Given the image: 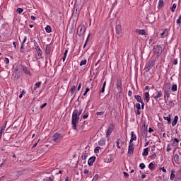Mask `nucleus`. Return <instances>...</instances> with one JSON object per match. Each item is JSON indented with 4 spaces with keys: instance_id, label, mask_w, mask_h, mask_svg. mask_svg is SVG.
Wrapping results in <instances>:
<instances>
[{
    "instance_id": "55",
    "label": "nucleus",
    "mask_w": 181,
    "mask_h": 181,
    "mask_svg": "<svg viewBox=\"0 0 181 181\" xmlns=\"http://www.w3.org/2000/svg\"><path fill=\"white\" fill-rule=\"evenodd\" d=\"M175 142L176 144H179V139H178L177 138H174V139H173V144H175Z\"/></svg>"
},
{
    "instance_id": "28",
    "label": "nucleus",
    "mask_w": 181,
    "mask_h": 181,
    "mask_svg": "<svg viewBox=\"0 0 181 181\" xmlns=\"http://www.w3.org/2000/svg\"><path fill=\"white\" fill-rule=\"evenodd\" d=\"M87 156H88L87 154V151L83 152L81 156L82 160H86V159H87Z\"/></svg>"
},
{
    "instance_id": "20",
    "label": "nucleus",
    "mask_w": 181,
    "mask_h": 181,
    "mask_svg": "<svg viewBox=\"0 0 181 181\" xmlns=\"http://www.w3.org/2000/svg\"><path fill=\"white\" fill-rule=\"evenodd\" d=\"M136 33H137L138 35H146V31H145V30L137 29L136 30Z\"/></svg>"
},
{
    "instance_id": "36",
    "label": "nucleus",
    "mask_w": 181,
    "mask_h": 181,
    "mask_svg": "<svg viewBox=\"0 0 181 181\" xmlns=\"http://www.w3.org/2000/svg\"><path fill=\"white\" fill-rule=\"evenodd\" d=\"M177 6V4H173V6L170 8L171 12H175V11L176 10Z\"/></svg>"
},
{
    "instance_id": "11",
    "label": "nucleus",
    "mask_w": 181,
    "mask_h": 181,
    "mask_svg": "<svg viewBox=\"0 0 181 181\" xmlns=\"http://www.w3.org/2000/svg\"><path fill=\"white\" fill-rule=\"evenodd\" d=\"M96 157L95 156H92L90 157L88 160V165L89 166H93L94 165V162H95Z\"/></svg>"
},
{
    "instance_id": "33",
    "label": "nucleus",
    "mask_w": 181,
    "mask_h": 181,
    "mask_svg": "<svg viewBox=\"0 0 181 181\" xmlns=\"http://www.w3.org/2000/svg\"><path fill=\"white\" fill-rule=\"evenodd\" d=\"M145 100L146 103H149V92L145 93Z\"/></svg>"
},
{
    "instance_id": "29",
    "label": "nucleus",
    "mask_w": 181,
    "mask_h": 181,
    "mask_svg": "<svg viewBox=\"0 0 181 181\" xmlns=\"http://www.w3.org/2000/svg\"><path fill=\"white\" fill-rule=\"evenodd\" d=\"M176 171H175V170H171V174H170V180H175V173Z\"/></svg>"
},
{
    "instance_id": "40",
    "label": "nucleus",
    "mask_w": 181,
    "mask_h": 181,
    "mask_svg": "<svg viewBox=\"0 0 181 181\" xmlns=\"http://www.w3.org/2000/svg\"><path fill=\"white\" fill-rule=\"evenodd\" d=\"M119 141H120V139H117L116 141V145H117V148H118V149H121V146H119Z\"/></svg>"
},
{
    "instance_id": "47",
    "label": "nucleus",
    "mask_w": 181,
    "mask_h": 181,
    "mask_svg": "<svg viewBox=\"0 0 181 181\" xmlns=\"http://www.w3.org/2000/svg\"><path fill=\"white\" fill-rule=\"evenodd\" d=\"M176 22H177V25H180V23H181V15L179 16V18H178V19L177 20Z\"/></svg>"
},
{
    "instance_id": "48",
    "label": "nucleus",
    "mask_w": 181,
    "mask_h": 181,
    "mask_svg": "<svg viewBox=\"0 0 181 181\" xmlns=\"http://www.w3.org/2000/svg\"><path fill=\"white\" fill-rule=\"evenodd\" d=\"M17 12H18V13H22V12H23V8H17Z\"/></svg>"
},
{
    "instance_id": "64",
    "label": "nucleus",
    "mask_w": 181,
    "mask_h": 181,
    "mask_svg": "<svg viewBox=\"0 0 181 181\" xmlns=\"http://www.w3.org/2000/svg\"><path fill=\"white\" fill-rule=\"evenodd\" d=\"M173 64L176 66L177 64V59H174Z\"/></svg>"
},
{
    "instance_id": "57",
    "label": "nucleus",
    "mask_w": 181,
    "mask_h": 181,
    "mask_svg": "<svg viewBox=\"0 0 181 181\" xmlns=\"http://www.w3.org/2000/svg\"><path fill=\"white\" fill-rule=\"evenodd\" d=\"M96 115H104V112H98L97 113H96Z\"/></svg>"
},
{
    "instance_id": "38",
    "label": "nucleus",
    "mask_w": 181,
    "mask_h": 181,
    "mask_svg": "<svg viewBox=\"0 0 181 181\" xmlns=\"http://www.w3.org/2000/svg\"><path fill=\"white\" fill-rule=\"evenodd\" d=\"M106 84H107V81H105L103 83V86L102 89L100 90V93H104L105 91V86H106Z\"/></svg>"
},
{
    "instance_id": "53",
    "label": "nucleus",
    "mask_w": 181,
    "mask_h": 181,
    "mask_svg": "<svg viewBox=\"0 0 181 181\" xmlns=\"http://www.w3.org/2000/svg\"><path fill=\"white\" fill-rule=\"evenodd\" d=\"M4 63H5V64H9V59L5 58Z\"/></svg>"
},
{
    "instance_id": "12",
    "label": "nucleus",
    "mask_w": 181,
    "mask_h": 181,
    "mask_svg": "<svg viewBox=\"0 0 181 181\" xmlns=\"http://www.w3.org/2000/svg\"><path fill=\"white\" fill-rule=\"evenodd\" d=\"M83 112V109H75L72 113V115H76V117H80V115H81V113Z\"/></svg>"
},
{
    "instance_id": "22",
    "label": "nucleus",
    "mask_w": 181,
    "mask_h": 181,
    "mask_svg": "<svg viewBox=\"0 0 181 181\" xmlns=\"http://www.w3.org/2000/svg\"><path fill=\"white\" fill-rule=\"evenodd\" d=\"M170 117V115H169L168 117H164V119H165V121H168L167 124L168 125H170L171 124L172 119Z\"/></svg>"
},
{
    "instance_id": "32",
    "label": "nucleus",
    "mask_w": 181,
    "mask_h": 181,
    "mask_svg": "<svg viewBox=\"0 0 181 181\" xmlns=\"http://www.w3.org/2000/svg\"><path fill=\"white\" fill-rule=\"evenodd\" d=\"M45 30L47 33H50V32H52V27L50 25H47L45 27Z\"/></svg>"
},
{
    "instance_id": "19",
    "label": "nucleus",
    "mask_w": 181,
    "mask_h": 181,
    "mask_svg": "<svg viewBox=\"0 0 181 181\" xmlns=\"http://www.w3.org/2000/svg\"><path fill=\"white\" fill-rule=\"evenodd\" d=\"M51 50H52V48L50 47V45H47L45 47L46 54H50Z\"/></svg>"
},
{
    "instance_id": "21",
    "label": "nucleus",
    "mask_w": 181,
    "mask_h": 181,
    "mask_svg": "<svg viewBox=\"0 0 181 181\" xmlns=\"http://www.w3.org/2000/svg\"><path fill=\"white\" fill-rule=\"evenodd\" d=\"M178 119H179V117L177 115L175 116L174 119L172 122L173 127L176 126V124H177Z\"/></svg>"
},
{
    "instance_id": "58",
    "label": "nucleus",
    "mask_w": 181,
    "mask_h": 181,
    "mask_svg": "<svg viewBox=\"0 0 181 181\" xmlns=\"http://www.w3.org/2000/svg\"><path fill=\"white\" fill-rule=\"evenodd\" d=\"M167 152H170V151H172V148H170V146L168 145L167 146V149H166Z\"/></svg>"
},
{
    "instance_id": "5",
    "label": "nucleus",
    "mask_w": 181,
    "mask_h": 181,
    "mask_svg": "<svg viewBox=\"0 0 181 181\" xmlns=\"http://www.w3.org/2000/svg\"><path fill=\"white\" fill-rule=\"evenodd\" d=\"M153 52H154L155 54H156V56L158 57H159V56H160V54H162V53H163L162 47L158 45L154 46Z\"/></svg>"
},
{
    "instance_id": "54",
    "label": "nucleus",
    "mask_w": 181,
    "mask_h": 181,
    "mask_svg": "<svg viewBox=\"0 0 181 181\" xmlns=\"http://www.w3.org/2000/svg\"><path fill=\"white\" fill-rule=\"evenodd\" d=\"M47 105V103H43L42 105H40V110H42V108H45Z\"/></svg>"
},
{
    "instance_id": "46",
    "label": "nucleus",
    "mask_w": 181,
    "mask_h": 181,
    "mask_svg": "<svg viewBox=\"0 0 181 181\" xmlns=\"http://www.w3.org/2000/svg\"><path fill=\"white\" fill-rule=\"evenodd\" d=\"M83 119H87L88 118V112H86L84 115L82 116Z\"/></svg>"
},
{
    "instance_id": "49",
    "label": "nucleus",
    "mask_w": 181,
    "mask_h": 181,
    "mask_svg": "<svg viewBox=\"0 0 181 181\" xmlns=\"http://www.w3.org/2000/svg\"><path fill=\"white\" fill-rule=\"evenodd\" d=\"M151 159H155L156 158V153H153L151 156H150Z\"/></svg>"
},
{
    "instance_id": "9",
    "label": "nucleus",
    "mask_w": 181,
    "mask_h": 181,
    "mask_svg": "<svg viewBox=\"0 0 181 181\" xmlns=\"http://www.w3.org/2000/svg\"><path fill=\"white\" fill-rule=\"evenodd\" d=\"M134 144L129 143L128 147V155H133L134 154Z\"/></svg>"
},
{
    "instance_id": "3",
    "label": "nucleus",
    "mask_w": 181,
    "mask_h": 181,
    "mask_svg": "<svg viewBox=\"0 0 181 181\" xmlns=\"http://www.w3.org/2000/svg\"><path fill=\"white\" fill-rule=\"evenodd\" d=\"M117 89L118 90V93L117 95L119 97H121V93H122V81L121 79H117V83H116Z\"/></svg>"
},
{
    "instance_id": "15",
    "label": "nucleus",
    "mask_w": 181,
    "mask_h": 181,
    "mask_svg": "<svg viewBox=\"0 0 181 181\" xmlns=\"http://www.w3.org/2000/svg\"><path fill=\"white\" fill-rule=\"evenodd\" d=\"M164 97H166L167 98H170V89H165L164 90Z\"/></svg>"
},
{
    "instance_id": "27",
    "label": "nucleus",
    "mask_w": 181,
    "mask_h": 181,
    "mask_svg": "<svg viewBox=\"0 0 181 181\" xmlns=\"http://www.w3.org/2000/svg\"><path fill=\"white\" fill-rule=\"evenodd\" d=\"M148 168L150 169V170H151V172L153 170H155V164H153V163H150L148 165Z\"/></svg>"
},
{
    "instance_id": "35",
    "label": "nucleus",
    "mask_w": 181,
    "mask_h": 181,
    "mask_svg": "<svg viewBox=\"0 0 181 181\" xmlns=\"http://www.w3.org/2000/svg\"><path fill=\"white\" fill-rule=\"evenodd\" d=\"M174 161L175 162V163H179V155L175 154L174 156Z\"/></svg>"
},
{
    "instance_id": "25",
    "label": "nucleus",
    "mask_w": 181,
    "mask_h": 181,
    "mask_svg": "<svg viewBox=\"0 0 181 181\" xmlns=\"http://www.w3.org/2000/svg\"><path fill=\"white\" fill-rule=\"evenodd\" d=\"M40 86H42V82H37L36 83L35 85H34V88H33V90H36L37 88H40Z\"/></svg>"
},
{
    "instance_id": "63",
    "label": "nucleus",
    "mask_w": 181,
    "mask_h": 181,
    "mask_svg": "<svg viewBox=\"0 0 181 181\" xmlns=\"http://www.w3.org/2000/svg\"><path fill=\"white\" fill-rule=\"evenodd\" d=\"M136 114V115H141V110H137Z\"/></svg>"
},
{
    "instance_id": "26",
    "label": "nucleus",
    "mask_w": 181,
    "mask_h": 181,
    "mask_svg": "<svg viewBox=\"0 0 181 181\" xmlns=\"http://www.w3.org/2000/svg\"><path fill=\"white\" fill-rule=\"evenodd\" d=\"M134 98H136V101L138 102V103H142V98L141 97V95H135L134 96Z\"/></svg>"
},
{
    "instance_id": "31",
    "label": "nucleus",
    "mask_w": 181,
    "mask_h": 181,
    "mask_svg": "<svg viewBox=\"0 0 181 181\" xmlns=\"http://www.w3.org/2000/svg\"><path fill=\"white\" fill-rule=\"evenodd\" d=\"M98 145L100 146H104V145H105V140H104V139L100 140L98 141Z\"/></svg>"
},
{
    "instance_id": "50",
    "label": "nucleus",
    "mask_w": 181,
    "mask_h": 181,
    "mask_svg": "<svg viewBox=\"0 0 181 181\" xmlns=\"http://www.w3.org/2000/svg\"><path fill=\"white\" fill-rule=\"evenodd\" d=\"M123 174L124 175V177H127V179H128V177H129V174H128V173L123 172Z\"/></svg>"
},
{
    "instance_id": "34",
    "label": "nucleus",
    "mask_w": 181,
    "mask_h": 181,
    "mask_svg": "<svg viewBox=\"0 0 181 181\" xmlns=\"http://www.w3.org/2000/svg\"><path fill=\"white\" fill-rule=\"evenodd\" d=\"M25 172V170H20L17 171L16 176H22L23 175V173Z\"/></svg>"
},
{
    "instance_id": "52",
    "label": "nucleus",
    "mask_w": 181,
    "mask_h": 181,
    "mask_svg": "<svg viewBox=\"0 0 181 181\" xmlns=\"http://www.w3.org/2000/svg\"><path fill=\"white\" fill-rule=\"evenodd\" d=\"M136 108L137 110H141V104L136 103Z\"/></svg>"
},
{
    "instance_id": "59",
    "label": "nucleus",
    "mask_w": 181,
    "mask_h": 181,
    "mask_svg": "<svg viewBox=\"0 0 181 181\" xmlns=\"http://www.w3.org/2000/svg\"><path fill=\"white\" fill-rule=\"evenodd\" d=\"M24 46H25L24 44H21V53H23V51L22 50V49H25Z\"/></svg>"
},
{
    "instance_id": "56",
    "label": "nucleus",
    "mask_w": 181,
    "mask_h": 181,
    "mask_svg": "<svg viewBox=\"0 0 181 181\" xmlns=\"http://www.w3.org/2000/svg\"><path fill=\"white\" fill-rule=\"evenodd\" d=\"M140 103L141 104V110H144L145 107V103H144V100H142Z\"/></svg>"
},
{
    "instance_id": "42",
    "label": "nucleus",
    "mask_w": 181,
    "mask_h": 181,
    "mask_svg": "<svg viewBox=\"0 0 181 181\" xmlns=\"http://www.w3.org/2000/svg\"><path fill=\"white\" fill-rule=\"evenodd\" d=\"M37 56H42L43 54V52H42L41 49H38L37 51Z\"/></svg>"
},
{
    "instance_id": "60",
    "label": "nucleus",
    "mask_w": 181,
    "mask_h": 181,
    "mask_svg": "<svg viewBox=\"0 0 181 181\" xmlns=\"http://www.w3.org/2000/svg\"><path fill=\"white\" fill-rule=\"evenodd\" d=\"M160 170H162V172H163L164 173H166V170L165 169V167L163 168H160Z\"/></svg>"
},
{
    "instance_id": "39",
    "label": "nucleus",
    "mask_w": 181,
    "mask_h": 181,
    "mask_svg": "<svg viewBox=\"0 0 181 181\" xmlns=\"http://www.w3.org/2000/svg\"><path fill=\"white\" fill-rule=\"evenodd\" d=\"M25 94H26V91L25 90H23L21 92V94L19 95V98H22L23 97V95H25Z\"/></svg>"
},
{
    "instance_id": "17",
    "label": "nucleus",
    "mask_w": 181,
    "mask_h": 181,
    "mask_svg": "<svg viewBox=\"0 0 181 181\" xmlns=\"http://www.w3.org/2000/svg\"><path fill=\"white\" fill-rule=\"evenodd\" d=\"M134 141H136V135L135 134V133L134 132H131V139H130L129 144H132V142H134Z\"/></svg>"
},
{
    "instance_id": "41",
    "label": "nucleus",
    "mask_w": 181,
    "mask_h": 181,
    "mask_svg": "<svg viewBox=\"0 0 181 181\" xmlns=\"http://www.w3.org/2000/svg\"><path fill=\"white\" fill-rule=\"evenodd\" d=\"M100 149H101V147H100V146H96L95 148V150H94L95 153H99Z\"/></svg>"
},
{
    "instance_id": "2",
    "label": "nucleus",
    "mask_w": 181,
    "mask_h": 181,
    "mask_svg": "<svg viewBox=\"0 0 181 181\" xmlns=\"http://www.w3.org/2000/svg\"><path fill=\"white\" fill-rule=\"evenodd\" d=\"M155 62H156L155 59H151L148 61V62L146 64V65L145 66V71L146 73H148V71H149L151 70V69H152V67H153V66H155Z\"/></svg>"
},
{
    "instance_id": "44",
    "label": "nucleus",
    "mask_w": 181,
    "mask_h": 181,
    "mask_svg": "<svg viewBox=\"0 0 181 181\" xmlns=\"http://www.w3.org/2000/svg\"><path fill=\"white\" fill-rule=\"evenodd\" d=\"M142 129H144V131H148V126H146L145 123L142 124Z\"/></svg>"
},
{
    "instance_id": "4",
    "label": "nucleus",
    "mask_w": 181,
    "mask_h": 181,
    "mask_svg": "<svg viewBox=\"0 0 181 181\" xmlns=\"http://www.w3.org/2000/svg\"><path fill=\"white\" fill-rule=\"evenodd\" d=\"M63 136H64L63 134L57 132L53 135L52 141H54L56 143L60 142L62 139H63Z\"/></svg>"
},
{
    "instance_id": "61",
    "label": "nucleus",
    "mask_w": 181,
    "mask_h": 181,
    "mask_svg": "<svg viewBox=\"0 0 181 181\" xmlns=\"http://www.w3.org/2000/svg\"><path fill=\"white\" fill-rule=\"evenodd\" d=\"M98 179V174L95 175L93 180H97Z\"/></svg>"
},
{
    "instance_id": "6",
    "label": "nucleus",
    "mask_w": 181,
    "mask_h": 181,
    "mask_svg": "<svg viewBox=\"0 0 181 181\" xmlns=\"http://www.w3.org/2000/svg\"><path fill=\"white\" fill-rule=\"evenodd\" d=\"M84 33H86V27L83 25H79L77 30V35L81 37L84 35Z\"/></svg>"
},
{
    "instance_id": "24",
    "label": "nucleus",
    "mask_w": 181,
    "mask_h": 181,
    "mask_svg": "<svg viewBox=\"0 0 181 181\" xmlns=\"http://www.w3.org/2000/svg\"><path fill=\"white\" fill-rule=\"evenodd\" d=\"M148 148H146L144 149V152L142 153L143 156H148L149 155Z\"/></svg>"
},
{
    "instance_id": "16",
    "label": "nucleus",
    "mask_w": 181,
    "mask_h": 181,
    "mask_svg": "<svg viewBox=\"0 0 181 181\" xmlns=\"http://www.w3.org/2000/svg\"><path fill=\"white\" fill-rule=\"evenodd\" d=\"M122 33V28H121V25L118 24L116 25V33L117 35H121Z\"/></svg>"
},
{
    "instance_id": "43",
    "label": "nucleus",
    "mask_w": 181,
    "mask_h": 181,
    "mask_svg": "<svg viewBox=\"0 0 181 181\" xmlns=\"http://www.w3.org/2000/svg\"><path fill=\"white\" fill-rule=\"evenodd\" d=\"M86 64H87V60H86V59L82 60V61L81 62V63H80V66H84V65H86Z\"/></svg>"
},
{
    "instance_id": "37",
    "label": "nucleus",
    "mask_w": 181,
    "mask_h": 181,
    "mask_svg": "<svg viewBox=\"0 0 181 181\" xmlns=\"http://www.w3.org/2000/svg\"><path fill=\"white\" fill-rule=\"evenodd\" d=\"M171 90L174 92L177 91V85L176 84L173 85L171 87Z\"/></svg>"
},
{
    "instance_id": "7",
    "label": "nucleus",
    "mask_w": 181,
    "mask_h": 181,
    "mask_svg": "<svg viewBox=\"0 0 181 181\" xmlns=\"http://www.w3.org/2000/svg\"><path fill=\"white\" fill-rule=\"evenodd\" d=\"M112 131H114V124H110L107 132H106V136L108 138L112 134Z\"/></svg>"
},
{
    "instance_id": "45",
    "label": "nucleus",
    "mask_w": 181,
    "mask_h": 181,
    "mask_svg": "<svg viewBox=\"0 0 181 181\" xmlns=\"http://www.w3.org/2000/svg\"><path fill=\"white\" fill-rule=\"evenodd\" d=\"M139 168L141 169H145V168H146L145 163H140L139 164Z\"/></svg>"
},
{
    "instance_id": "51",
    "label": "nucleus",
    "mask_w": 181,
    "mask_h": 181,
    "mask_svg": "<svg viewBox=\"0 0 181 181\" xmlns=\"http://www.w3.org/2000/svg\"><path fill=\"white\" fill-rule=\"evenodd\" d=\"M44 181H53V180H52V177H47L45 179H44Z\"/></svg>"
},
{
    "instance_id": "13",
    "label": "nucleus",
    "mask_w": 181,
    "mask_h": 181,
    "mask_svg": "<svg viewBox=\"0 0 181 181\" xmlns=\"http://www.w3.org/2000/svg\"><path fill=\"white\" fill-rule=\"evenodd\" d=\"M6 124H8V122L6 121L4 122V124L1 127L0 129V139L2 138V134L5 132V128H6Z\"/></svg>"
},
{
    "instance_id": "14",
    "label": "nucleus",
    "mask_w": 181,
    "mask_h": 181,
    "mask_svg": "<svg viewBox=\"0 0 181 181\" xmlns=\"http://www.w3.org/2000/svg\"><path fill=\"white\" fill-rule=\"evenodd\" d=\"M23 67V71L25 73V74H27L28 76H32L30 74V70H29V68L26 67L25 66H22Z\"/></svg>"
},
{
    "instance_id": "23",
    "label": "nucleus",
    "mask_w": 181,
    "mask_h": 181,
    "mask_svg": "<svg viewBox=\"0 0 181 181\" xmlns=\"http://www.w3.org/2000/svg\"><path fill=\"white\" fill-rule=\"evenodd\" d=\"M165 3L163 2V0H159L158 4V8L160 9V8H163V5Z\"/></svg>"
},
{
    "instance_id": "8",
    "label": "nucleus",
    "mask_w": 181,
    "mask_h": 181,
    "mask_svg": "<svg viewBox=\"0 0 181 181\" xmlns=\"http://www.w3.org/2000/svg\"><path fill=\"white\" fill-rule=\"evenodd\" d=\"M74 11H75V13H76V16H78V15H80L81 8H80V6H78V4H75L74 6Z\"/></svg>"
},
{
    "instance_id": "10",
    "label": "nucleus",
    "mask_w": 181,
    "mask_h": 181,
    "mask_svg": "<svg viewBox=\"0 0 181 181\" xmlns=\"http://www.w3.org/2000/svg\"><path fill=\"white\" fill-rule=\"evenodd\" d=\"M156 91V95L153 96L154 100H158V98H160V97H163V93H162V90H157Z\"/></svg>"
},
{
    "instance_id": "62",
    "label": "nucleus",
    "mask_w": 181,
    "mask_h": 181,
    "mask_svg": "<svg viewBox=\"0 0 181 181\" xmlns=\"http://www.w3.org/2000/svg\"><path fill=\"white\" fill-rule=\"evenodd\" d=\"M33 43H34V46L35 47H36L37 46H39V45H37V42H36V40H33Z\"/></svg>"
},
{
    "instance_id": "18",
    "label": "nucleus",
    "mask_w": 181,
    "mask_h": 181,
    "mask_svg": "<svg viewBox=\"0 0 181 181\" xmlns=\"http://www.w3.org/2000/svg\"><path fill=\"white\" fill-rule=\"evenodd\" d=\"M12 77L15 80H18V78H21V75H19L18 72H13V74H12Z\"/></svg>"
},
{
    "instance_id": "30",
    "label": "nucleus",
    "mask_w": 181,
    "mask_h": 181,
    "mask_svg": "<svg viewBox=\"0 0 181 181\" xmlns=\"http://www.w3.org/2000/svg\"><path fill=\"white\" fill-rule=\"evenodd\" d=\"M77 88V86H73L72 88L70 89L71 95L74 94V90Z\"/></svg>"
},
{
    "instance_id": "1",
    "label": "nucleus",
    "mask_w": 181,
    "mask_h": 181,
    "mask_svg": "<svg viewBox=\"0 0 181 181\" xmlns=\"http://www.w3.org/2000/svg\"><path fill=\"white\" fill-rule=\"evenodd\" d=\"M78 121H80V117H78L77 115L72 114L71 118V125L72 129L77 131V124H78Z\"/></svg>"
}]
</instances>
